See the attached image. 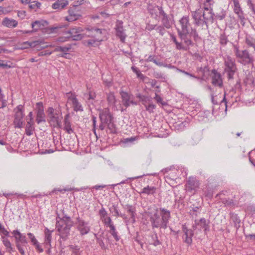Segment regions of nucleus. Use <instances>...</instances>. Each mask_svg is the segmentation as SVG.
Masks as SVG:
<instances>
[{
    "mask_svg": "<svg viewBox=\"0 0 255 255\" xmlns=\"http://www.w3.org/2000/svg\"><path fill=\"white\" fill-rule=\"evenodd\" d=\"M214 14L212 12V10H210L207 12L204 11V17L206 20V24H207L208 22L213 23L214 22Z\"/></svg>",
    "mask_w": 255,
    "mask_h": 255,
    "instance_id": "nucleus-34",
    "label": "nucleus"
},
{
    "mask_svg": "<svg viewBox=\"0 0 255 255\" xmlns=\"http://www.w3.org/2000/svg\"><path fill=\"white\" fill-rule=\"evenodd\" d=\"M154 99L156 101V102L158 103H160L163 106H165L167 105V103L165 102H163L162 98L157 94H155V96L154 98Z\"/></svg>",
    "mask_w": 255,
    "mask_h": 255,
    "instance_id": "nucleus-49",
    "label": "nucleus"
},
{
    "mask_svg": "<svg viewBox=\"0 0 255 255\" xmlns=\"http://www.w3.org/2000/svg\"><path fill=\"white\" fill-rule=\"evenodd\" d=\"M2 238L3 239V240H2L3 244H4L5 247L6 248V249H7L8 248H10V247L11 246V243L9 242V241L7 239L4 238V237H2Z\"/></svg>",
    "mask_w": 255,
    "mask_h": 255,
    "instance_id": "nucleus-54",
    "label": "nucleus"
},
{
    "mask_svg": "<svg viewBox=\"0 0 255 255\" xmlns=\"http://www.w3.org/2000/svg\"><path fill=\"white\" fill-rule=\"evenodd\" d=\"M161 17L162 25L167 29L170 28L172 27V22L168 15L164 12Z\"/></svg>",
    "mask_w": 255,
    "mask_h": 255,
    "instance_id": "nucleus-26",
    "label": "nucleus"
},
{
    "mask_svg": "<svg viewBox=\"0 0 255 255\" xmlns=\"http://www.w3.org/2000/svg\"><path fill=\"white\" fill-rule=\"evenodd\" d=\"M68 94L69 95V96H68V100L69 102L72 103L74 110L76 112L83 111V108L82 107V106L79 102L75 95L72 93H68Z\"/></svg>",
    "mask_w": 255,
    "mask_h": 255,
    "instance_id": "nucleus-16",
    "label": "nucleus"
},
{
    "mask_svg": "<svg viewBox=\"0 0 255 255\" xmlns=\"http://www.w3.org/2000/svg\"><path fill=\"white\" fill-rule=\"evenodd\" d=\"M69 249L73 255H83V251L81 250L79 246L70 245L69 246Z\"/></svg>",
    "mask_w": 255,
    "mask_h": 255,
    "instance_id": "nucleus-32",
    "label": "nucleus"
},
{
    "mask_svg": "<svg viewBox=\"0 0 255 255\" xmlns=\"http://www.w3.org/2000/svg\"><path fill=\"white\" fill-rule=\"evenodd\" d=\"M104 239L103 238V235H100L99 237L97 238V243L99 244V246L101 247V248L105 250L107 248V245L104 243Z\"/></svg>",
    "mask_w": 255,
    "mask_h": 255,
    "instance_id": "nucleus-42",
    "label": "nucleus"
},
{
    "mask_svg": "<svg viewBox=\"0 0 255 255\" xmlns=\"http://www.w3.org/2000/svg\"><path fill=\"white\" fill-rule=\"evenodd\" d=\"M36 109L37 111L36 121L37 124H39L41 122H45V114L42 103H37L36 105Z\"/></svg>",
    "mask_w": 255,
    "mask_h": 255,
    "instance_id": "nucleus-15",
    "label": "nucleus"
},
{
    "mask_svg": "<svg viewBox=\"0 0 255 255\" xmlns=\"http://www.w3.org/2000/svg\"><path fill=\"white\" fill-rule=\"evenodd\" d=\"M107 101L109 104L115 106L116 102V98L114 94L113 93H110L107 94Z\"/></svg>",
    "mask_w": 255,
    "mask_h": 255,
    "instance_id": "nucleus-39",
    "label": "nucleus"
},
{
    "mask_svg": "<svg viewBox=\"0 0 255 255\" xmlns=\"http://www.w3.org/2000/svg\"><path fill=\"white\" fill-rule=\"evenodd\" d=\"M52 231H49L48 229H46L45 230V241L44 244L46 247L51 246V233Z\"/></svg>",
    "mask_w": 255,
    "mask_h": 255,
    "instance_id": "nucleus-29",
    "label": "nucleus"
},
{
    "mask_svg": "<svg viewBox=\"0 0 255 255\" xmlns=\"http://www.w3.org/2000/svg\"><path fill=\"white\" fill-rule=\"evenodd\" d=\"M0 233L5 236H9V232L4 228V227L0 223Z\"/></svg>",
    "mask_w": 255,
    "mask_h": 255,
    "instance_id": "nucleus-51",
    "label": "nucleus"
},
{
    "mask_svg": "<svg viewBox=\"0 0 255 255\" xmlns=\"http://www.w3.org/2000/svg\"><path fill=\"white\" fill-rule=\"evenodd\" d=\"M69 115H66L64 118V129L70 134L73 132V130L71 128V124L69 120Z\"/></svg>",
    "mask_w": 255,
    "mask_h": 255,
    "instance_id": "nucleus-31",
    "label": "nucleus"
},
{
    "mask_svg": "<svg viewBox=\"0 0 255 255\" xmlns=\"http://www.w3.org/2000/svg\"><path fill=\"white\" fill-rule=\"evenodd\" d=\"M27 236H28L29 239L30 240V241H31V243L32 244V245L35 244V243L38 242L33 234H32L31 233H29L27 234Z\"/></svg>",
    "mask_w": 255,
    "mask_h": 255,
    "instance_id": "nucleus-50",
    "label": "nucleus"
},
{
    "mask_svg": "<svg viewBox=\"0 0 255 255\" xmlns=\"http://www.w3.org/2000/svg\"><path fill=\"white\" fill-rule=\"evenodd\" d=\"M232 1L234 6V11L238 15V17L241 19V22H242L245 19V17L240 7L239 0H232Z\"/></svg>",
    "mask_w": 255,
    "mask_h": 255,
    "instance_id": "nucleus-24",
    "label": "nucleus"
},
{
    "mask_svg": "<svg viewBox=\"0 0 255 255\" xmlns=\"http://www.w3.org/2000/svg\"><path fill=\"white\" fill-rule=\"evenodd\" d=\"M246 44L250 47L254 48L255 50V39L251 37H247L246 39Z\"/></svg>",
    "mask_w": 255,
    "mask_h": 255,
    "instance_id": "nucleus-43",
    "label": "nucleus"
},
{
    "mask_svg": "<svg viewBox=\"0 0 255 255\" xmlns=\"http://www.w3.org/2000/svg\"><path fill=\"white\" fill-rule=\"evenodd\" d=\"M12 234L13 235V236L15 238V240H16V238H18L19 237L22 236L23 235L20 233V232L18 230H14L12 232Z\"/></svg>",
    "mask_w": 255,
    "mask_h": 255,
    "instance_id": "nucleus-59",
    "label": "nucleus"
},
{
    "mask_svg": "<svg viewBox=\"0 0 255 255\" xmlns=\"http://www.w3.org/2000/svg\"><path fill=\"white\" fill-rule=\"evenodd\" d=\"M109 227L110 228V233L114 237L116 241H118L119 240V237L118 236L117 232L116 231L115 226L114 225H110Z\"/></svg>",
    "mask_w": 255,
    "mask_h": 255,
    "instance_id": "nucleus-44",
    "label": "nucleus"
},
{
    "mask_svg": "<svg viewBox=\"0 0 255 255\" xmlns=\"http://www.w3.org/2000/svg\"><path fill=\"white\" fill-rule=\"evenodd\" d=\"M84 97L88 100L89 104H93V101L96 97L95 93L93 91H89V93L85 94Z\"/></svg>",
    "mask_w": 255,
    "mask_h": 255,
    "instance_id": "nucleus-37",
    "label": "nucleus"
},
{
    "mask_svg": "<svg viewBox=\"0 0 255 255\" xmlns=\"http://www.w3.org/2000/svg\"><path fill=\"white\" fill-rule=\"evenodd\" d=\"M101 123L106 124H109L112 121L113 117L109 111L107 109L103 110L99 115Z\"/></svg>",
    "mask_w": 255,
    "mask_h": 255,
    "instance_id": "nucleus-18",
    "label": "nucleus"
},
{
    "mask_svg": "<svg viewBox=\"0 0 255 255\" xmlns=\"http://www.w3.org/2000/svg\"><path fill=\"white\" fill-rule=\"evenodd\" d=\"M170 37L172 40L174 42V43L176 45V48L178 50H187L188 48L187 46H184V45L181 43L177 41L175 35L172 34H170Z\"/></svg>",
    "mask_w": 255,
    "mask_h": 255,
    "instance_id": "nucleus-28",
    "label": "nucleus"
},
{
    "mask_svg": "<svg viewBox=\"0 0 255 255\" xmlns=\"http://www.w3.org/2000/svg\"><path fill=\"white\" fill-rule=\"evenodd\" d=\"M199 182L194 177H190L186 184V188L188 190H196L199 188Z\"/></svg>",
    "mask_w": 255,
    "mask_h": 255,
    "instance_id": "nucleus-23",
    "label": "nucleus"
},
{
    "mask_svg": "<svg viewBox=\"0 0 255 255\" xmlns=\"http://www.w3.org/2000/svg\"><path fill=\"white\" fill-rule=\"evenodd\" d=\"M85 2V0H78L74 1V4L73 5V6L76 8L77 6L83 4Z\"/></svg>",
    "mask_w": 255,
    "mask_h": 255,
    "instance_id": "nucleus-64",
    "label": "nucleus"
},
{
    "mask_svg": "<svg viewBox=\"0 0 255 255\" xmlns=\"http://www.w3.org/2000/svg\"><path fill=\"white\" fill-rule=\"evenodd\" d=\"M191 15L195 25L203 26L204 25H206V27H208V24H206V21L204 17V11L203 9H198L195 11H192Z\"/></svg>",
    "mask_w": 255,
    "mask_h": 255,
    "instance_id": "nucleus-7",
    "label": "nucleus"
},
{
    "mask_svg": "<svg viewBox=\"0 0 255 255\" xmlns=\"http://www.w3.org/2000/svg\"><path fill=\"white\" fill-rule=\"evenodd\" d=\"M84 30L81 27H75L70 28L69 30L66 32V33H68L70 35L71 37L74 40H80L82 39L84 36L82 32Z\"/></svg>",
    "mask_w": 255,
    "mask_h": 255,
    "instance_id": "nucleus-10",
    "label": "nucleus"
},
{
    "mask_svg": "<svg viewBox=\"0 0 255 255\" xmlns=\"http://www.w3.org/2000/svg\"><path fill=\"white\" fill-rule=\"evenodd\" d=\"M71 48L70 45H68L65 46H57L54 49V51L55 52L61 51L63 52L61 56L65 57V55H66L67 52Z\"/></svg>",
    "mask_w": 255,
    "mask_h": 255,
    "instance_id": "nucleus-30",
    "label": "nucleus"
},
{
    "mask_svg": "<svg viewBox=\"0 0 255 255\" xmlns=\"http://www.w3.org/2000/svg\"><path fill=\"white\" fill-rule=\"evenodd\" d=\"M179 23L181 29L178 30V34L181 33H190L191 31H193L195 34L196 31L193 30L191 27L189 23V18L188 16H183L179 20Z\"/></svg>",
    "mask_w": 255,
    "mask_h": 255,
    "instance_id": "nucleus-8",
    "label": "nucleus"
},
{
    "mask_svg": "<svg viewBox=\"0 0 255 255\" xmlns=\"http://www.w3.org/2000/svg\"><path fill=\"white\" fill-rule=\"evenodd\" d=\"M27 243V242L25 236L22 235L21 237L16 238V240L15 241L16 247L21 255H25V252L22 247V245L24 246Z\"/></svg>",
    "mask_w": 255,
    "mask_h": 255,
    "instance_id": "nucleus-19",
    "label": "nucleus"
},
{
    "mask_svg": "<svg viewBox=\"0 0 255 255\" xmlns=\"http://www.w3.org/2000/svg\"><path fill=\"white\" fill-rule=\"evenodd\" d=\"M183 231L184 232L183 236L184 242L188 245H191L192 243L193 231L191 230L188 229L185 226L183 227Z\"/></svg>",
    "mask_w": 255,
    "mask_h": 255,
    "instance_id": "nucleus-22",
    "label": "nucleus"
},
{
    "mask_svg": "<svg viewBox=\"0 0 255 255\" xmlns=\"http://www.w3.org/2000/svg\"><path fill=\"white\" fill-rule=\"evenodd\" d=\"M226 70L228 72V76L229 79H233V76L237 70L235 63V60L231 57L228 56L225 59Z\"/></svg>",
    "mask_w": 255,
    "mask_h": 255,
    "instance_id": "nucleus-9",
    "label": "nucleus"
},
{
    "mask_svg": "<svg viewBox=\"0 0 255 255\" xmlns=\"http://www.w3.org/2000/svg\"><path fill=\"white\" fill-rule=\"evenodd\" d=\"M123 23L121 21H117L115 28L117 36L120 38L122 42H124L127 36L123 27Z\"/></svg>",
    "mask_w": 255,
    "mask_h": 255,
    "instance_id": "nucleus-14",
    "label": "nucleus"
},
{
    "mask_svg": "<svg viewBox=\"0 0 255 255\" xmlns=\"http://www.w3.org/2000/svg\"><path fill=\"white\" fill-rule=\"evenodd\" d=\"M193 228L194 230H201L204 229V231H206L208 228V224L206 219L201 218L200 220L195 221V223L193 226Z\"/></svg>",
    "mask_w": 255,
    "mask_h": 255,
    "instance_id": "nucleus-21",
    "label": "nucleus"
},
{
    "mask_svg": "<svg viewBox=\"0 0 255 255\" xmlns=\"http://www.w3.org/2000/svg\"><path fill=\"white\" fill-rule=\"evenodd\" d=\"M76 224L78 230L82 236L87 234L90 231V227L88 226V223L86 222L79 217H77Z\"/></svg>",
    "mask_w": 255,
    "mask_h": 255,
    "instance_id": "nucleus-11",
    "label": "nucleus"
},
{
    "mask_svg": "<svg viewBox=\"0 0 255 255\" xmlns=\"http://www.w3.org/2000/svg\"><path fill=\"white\" fill-rule=\"evenodd\" d=\"M160 213L157 209L152 212H149L151 226L153 228L166 229L170 218V212L164 208H160Z\"/></svg>",
    "mask_w": 255,
    "mask_h": 255,
    "instance_id": "nucleus-1",
    "label": "nucleus"
},
{
    "mask_svg": "<svg viewBox=\"0 0 255 255\" xmlns=\"http://www.w3.org/2000/svg\"><path fill=\"white\" fill-rule=\"evenodd\" d=\"M189 33H181L178 34L181 40L184 41V44L186 45L185 46L188 47L189 45H192V41L187 37L188 34ZM188 48V47H187Z\"/></svg>",
    "mask_w": 255,
    "mask_h": 255,
    "instance_id": "nucleus-33",
    "label": "nucleus"
},
{
    "mask_svg": "<svg viewBox=\"0 0 255 255\" xmlns=\"http://www.w3.org/2000/svg\"><path fill=\"white\" fill-rule=\"evenodd\" d=\"M108 127L111 130V131L112 132H115V125L112 123V121L111 123H110L109 124H108Z\"/></svg>",
    "mask_w": 255,
    "mask_h": 255,
    "instance_id": "nucleus-63",
    "label": "nucleus"
},
{
    "mask_svg": "<svg viewBox=\"0 0 255 255\" xmlns=\"http://www.w3.org/2000/svg\"><path fill=\"white\" fill-rule=\"evenodd\" d=\"M0 67L3 69H8L11 68V66L7 65L6 63H4L3 61L0 60Z\"/></svg>",
    "mask_w": 255,
    "mask_h": 255,
    "instance_id": "nucleus-60",
    "label": "nucleus"
},
{
    "mask_svg": "<svg viewBox=\"0 0 255 255\" xmlns=\"http://www.w3.org/2000/svg\"><path fill=\"white\" fill-rule=\"evenodd\" d=\"M147 9L151 16L156 19L161 17L164 13L161 7L156 5L149 4Z\"/></svg>",
    "mask_w": 255,
    "mask_h": 255,
    "instance_id": "nucleus-12",
    "label": "nucleus"
},
{
    "mask_svg": "<svg viewBox=\"0 0 255 255\" xmlns=\"http://www.w3.org/2000/svg\"><path fill=\"white\" fill-rule=\"evenodd\" d=\"M48 121L54 128L61 127L62 114L59 109L49 107L47 111Z\"/></svg>",
    "mask_w": 255,
    "mask_h": 255,
    "instance_id": "nucleus-3",
    "label": "nucleus"
},
{
    "mask_svg": "<svg viewBox=\"0 0 255 255\" xmlns=\"http://www.w3.org/2000/svg\"><path fill=\"white\" fill-rule=\"evenodd\" d=\"M68 12V15L66 16L65 19L69 22H72L77 20L81 16V15L79 14L76 10V8L73 6L69 8Z\"/></svg>",
    "mask_w": 255,
    "mask_h": 255,
    "instance_id": "nucleus-17",
    "label": "nucleus"
},
{
    "mask_svg": "<svg viewBox=\"0 0 255 255\" xmlns=\"http://www.w3.org/2000/svg\"><path fill=\"white\" fill-rule=\"evenodd\" d=\"M152 241H150V244L156 246L160 244V242L157 239L156 234H153L151 236Z\"/></svg>",
    "mask_w": 255,
    "mask_h": 255,
    "instance_id": "nucleus-46",
    "label": "nucleus"
},
{
    "mask_svg": "<svg viewBox=\"0 0 255 255\" xmlns=\"http://www.w3.org/2000/svg\"><path fill=\"white\" fill-rule=\"evenodd\" d=\"M110 211L114 214V215L115 216H120L118 210L117 208L113 205L111 208H110Z\"/></svg>",
    "mask_w": 255,
    "mask_h": 255,
    "instance_id": "nucleus-53",
    "label": "nucleus"
},
{
    "mask_svg": "<svg viewBox=\"0 0 255 255\" xmlns=\"http://www.w3.org/2000/svg\"><path fill=\"white\" fill-rule=\"evenodd\" d=\"M36 248V249L38 251L39 253H41L43 252V249L41 247L39 243L38 242H37L35 243V244L33 245Z\"/></svg>",
    "mask_w": 255,
    "mask_h": 255,
    "instance_id": "nucleus-62",
    "label": "nucleus"
},
{
    "mask_svg": "<svg viewBox=\"0 0 255 255\" xmlns=\"http://www.w3.org/2000/svg\"><path fill=\"white\" fill-rule=\"evenodd\" d=\"M96 42H97V40H96V39L94 38V39H89L85 41V43L86 44V45L91 46H93Z\"/></svg>",
    "mask_w": 255,
    "mask_h": 255,
    "instance_id": "nucleus-55",
    "label": "nucleus"
},
{
    "mask_svg": "<svg viewBox=\"0 0 255 255\" xmlns=\"http://www.w3.org/2000/svg\"><path fill=\"white\" fill-rule=\"evenodd\" d=\"M99 213L102 219L107 216V211L103 208L100 210Z\"/></svg>",
    "mask_w": 255,
    "mask_h": 255,
    "instance_id": "nucleus-57",
    "label": "nucleus"
},
{
    "mask_svg": "<svg viewBox=\"0 0 255 255\" xmlns=\"http://www.w3.org/2000/svg\"><path fill=\"white\" fill-rule=\"evenodd\" d=\"M120 95L121 96L122 104L126 108L129 107L130 104L133 105H137V103L132 100V95L127 92L121 91L120 92Z\"/></svg>",
    "mask_w": 255,
    "mask_h": 255,
    "instance_id": "nucleus-13",
    "label": "nucleus"
},
{
    "mask_svg": "<svg viewBox=\"0 0 255 255\" xmlns=\"http://www.w3.org/2000/svg\"><path fill=\"white\" fill-rule=\"evenodd\" d=\"M131 69L133 72L136 74L137 77L141 80L143 81L144 79L147 78V77L143 75L136 67L132 66L131 67Z\"/></svg>",
    "mask_w": 255,
    "mask_h": 255,
    "instance_id": "nucleus-41",
    "label": "nucleus"
},
{
    "mask_svg": "<svg viewBox=\"0 0 255 255\" xmlns=\"http://www.w3.org/2000/svg\"><path fill=\"white\" fill-rule=\"evenodd\" d=\"M144 106L146 108V110L149 112L152 111L155 108V106L152 104H149L148 106L145 104Z\"/></svg>",
    "mask_w": 255,
    "mask_h": 255,
    "instance_id": "nucleus-61",
    "label": "nucleus"
},
{
    "mask_svg": "<svg viewBox=\"0 0 255 255\" xmlns=\"http://www.w3.org/2000/svg\"><path fill=\"white\" fill-rule=\"evenodd\" d=\"M165 28V27L164 26H163L162 25H156L155 30L157 31V32L159 33L160 35L163 36L166 31Z\"/></svg>",
    "mask_w": 255,
    "mask_h": 255,
    "instance_id": "nucleus-47",
    "label": "nucleus"
},
{
    "mask_svg": "<svg viewBox=\"0 0 255 255\" xmlns=\"http://www.w3.org/2000/svg\"><path fill=\"white\" fill-rule=\"evenodd\" d=\"M156 27V24H151L148 23L146 24L145 28L147 30L151 31L152 30L155 29Z\"/></svg>",
    "mask_w": 255,
    "mask_h": 255,
    "instance_id": "nucleus-58",
    "label": "nucleus"
},
{
    "mask_svg": "<svg viewBox=\"0 0 255 255\" xmlns=\"http://www.w3.org/2000/svg\"><path fill=\"white\" fill-rule=\"evenodd\" d=\"M68 4L67 0H57L52 5V7L55 9L61 10Z\"/></svg>",
    "mask_w": 255,
    "mask_h": 255,
    "instance_id": "nucleus-25",
    "label": "nucleus"
},
{
    "mask_svg": "<svg viewBox=\"0 0 255 255\" xmlns=\"http://www.w3.org/2000/svg\"><path fill=\"white\" fill-rule=\"evenodd\" d=\"M2 23L7 27H15L17 25L18 22L13 19L5 17L3 19Z\"/></svg>",
    "mask_w": 255,
    "mask_h": 255,
    "instance_id": "nucleus-27",
    "label": "nucleus"
},
{
    "mask_svg": "<svg viewBox=\"0 0 255 255\" xmlns=\"http://www.w3.org/2000/svg\"><path fill=\"white\" fill-rule=\"evenodd\" d=\"M45 22L44 20H36L32 23L31 27L34 31H37L38 29L41 28L44 26V23Z\"/></svg>",
    "mask_w": 255,
    "mask_h": 255,
    "instance_id": "nucleus-36",
    "label": "nucleus"
},
{
    "mask_svg": "<svg viewBox=\"0 0 255 255\" xmlns=\"http://www.w3.org/2000/svg\"><path fill=\"white\" fill-rule=\"evenodd\" d=\"M103 221H104L105 225L108 226L109 227L110 226V225H113L112 224V220L110 217L106 216L104 218H103Z\"/></svg>",
    "mask_w": 255,
    "mask_h": 255,
    "instance_id": "nucleus-52",
    "label": "nucleus"
},
{
    "mask_svg": "<svg viewBox=\"0 0 255 255\" xmlns=\"http://www.w3.org/2000/svg\"><path fill=\"white\" fill-rule=\"evenodd\" d=\"M153 76L157 79H165V77L163 73L160 72L154 71L153 73Z\"/></svg>",
    "mask_w": 255,
    "mask_h": 255,
    "instance_id": "nucleus-48",
    "label": "nucleus"
},
{
    "mask_svg": "<svg viewBox=\"0 0 255 255\" xmlns=\"http://www.w3.org/2000/svg\"><path fill=\"white\" fill-rule=\"evenodd\" d=\"M56 228L61 238L66 240L70 234L71 228L73 225V222L71 218L65 214L62 211V215L60 216L57 213Z\"/></svg>",
    "mask_w": 255,
    "mask_h": 255,
    "instance_id": "nucleus-2",
    "label": "nucleus"
},
{
    "mask_svg": "<svg viewBox=\"0 0 255 255\" xmlns=\"http://www.w3.org/2000/svg\"><path fill=\"white\" fill-rule=\"evenodd\" d=\"M235 55L238 58V61L244 65L253 63L254 58L250 55L247 50H240L238 48H236Z\"/></svg>",
    "mask_w": 255,
    "mask_h": 255,
    "instance_id": "nucleus-6",
    "label": "nucleus"
},
{
    "mask_svg": "<svg viewBox=\"0 0 255 255\" xmlns=\"http://www.w3.org/2000/svg\"><path fill=\"white\" fill-rule=\"evenodd\" d=\"M156 191V188L152 186H147L143 188L140 192V194H145L147 195L153 194Z\"/></svg>",
    "mask_w": 255,
    "mask_h": 255,
    "instance_id": "nucleus-35",
    "label": "nucleus"
},
{
    "mask_svg": "<svg viewBox=\"0 0 255 255\" xmlns=\"http://www.w3.org/2000/svg\"><path fill=\"white\" fill-rule=\"evenodd\" d=\"M136 97L139 99L140 101H141L144 105L146 103H149L151 101L150 97L141 95L140 94H136Z\"/></svg>",
    "mask_w": 255,
    "mask_h": 255,
    "instance_id": "nucleus-38",
    "label": "nucleus"
},
{
    "mask_svg": "<svg viewBox=\"0 0 255 255\" xmlns=\"http://www.w3.org/2000/svg\"><path fill=\"white\" fill-rule=\"evenodd\" d=\"M14 120L13 125L15 128H22L24 124L23 107L21 105L17 106L13 110Z\"/></svg>",
    "mask_w": 255,
    "mask_h": 255,
    "instance_id": "nucleus-5",
    "label": "nucleus"
},
{
    "mask_svg": "<svg viewBox=\"0 0 255 255\" xmlns=\"http://www.w3.org/2000/svg\"><path fill=\"white\" fill-rule=\"evenodd\" d=\"M212 84L216 86H218L219 87H222L223 86V82L221 79V74L217 72V71L215 69L212 71Z\"/></svg>",
    "mask_w": 255,
    "mask_h": 255,
    "instance_id": "nucleus-20",
    "label": "nucleus"
},
{
    "mask_svg": "<svg viewBox=\"0 0 255 255\" xmlns=\"http://www.w3.org/2000/svg\"><path fill=\"white\" fill-rule=\"evenodd\" d=\"M31 122H27L25 128V133L27 135H31L33 133V128Z\"/></svg>",
    "mask_w": 255,
    "mask_h": 255,
    "instance_id": "nucleus-40",
    "label": "nucleus"
},
{
    "mask_svg": "<svg viewBox=\"0 0 255 255\" xmlns=\"http://www.w3.org/2000/svg\"><path fill=\"white\" fill-rule=\"evenodd\" d=\"M220 40L221 44L222 45H225L228 41L226 36L224 35H221Z\"/></svg>",
    "mask_w": 255,
    "mask_h": 255,
    "instance_id": "nucleus-56",
    "label": "nucleus"
},
{
    "mask_svg": "<svg viewBox=\"0 0 255 255\" xmlns=\"http://www.w3.org/2000/svg\"><path fill=\"white\" fill-rule=\"evenodd\" d=\"M86 29L87 32L86 34H87V36L96 39L97 42L104 40L106 37V30L104 29L98 28L95 27H88Z\"/></svg>",
    "mask_w": 255,
    "mask_h": 255,
    "instance_id": "nucleus-4",
    "label": "nucleus"
},
{
    "mask_svg": "<svg viewBox=\"0 0 255 255\" xmlns=\"http://www.w3.org/2000/svg\"><path fill=\"white\" fill-rule=\"evenodd\" d=\"M41 6V3L38 1H33L32 2H30L28 7L30 9H34L36 11L38 8H39Z\"/></svg>",
    "mask_w": 255,
    "mask_h": 255,
    "instance_id": "nucleus-45",
    "label": "nucleus"
}]
</instances>
